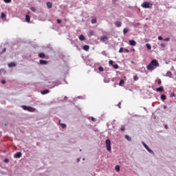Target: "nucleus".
Listing matches in <instances>:
<instances>
[{
    "label": "nucleus",
    "mask_w": 176,
    "mask_h": 176,
    "mask_svg": "<svg viewBox=\"0 0 176 176\" xmlns=\"http://www.w3.org/2000/svg\"><path fill=\"white\" fill-rule=\"evenodd\" d=\"M160 65L159 62L156 59H154L148 64L146 68L148 71H154V69H156Z\"/></svg>",
    "instance_id": "nucleus-1"
},
{
    "label": "nucleus",
    "mask_w": 176,
    "mask_h": 176,
    "mask_svg": "<svg viewBox=\"0 0 176 176\" xmlns=\"http://www.w3.org/2000/svg\"><path fill=\"white\" fill-rule=\"evenodd\" d=\"M23 109H24V111H28V112H35V111H36V109L31 106H25V105L23 106Z\"/></svg>",
    "instance_id": "nucleus-2"
},
{
    "label": "nucleus",
    "mask_w": 176,
    "mask_h": 176,
    "mask_svg": "<svg viewBox=\"0 0 176 176\" xmlns=\"http://www.w3.org/2000/svg\"><path fill=\"white\" fill-rule=\"evenodd\" d=\"M106 146H107V151H108V152H111V140L109 139L106 140Z\"/></svg>",
    "instance_id": "nucleus-3"
},
{
    "label": "nucleus",
    "mask_w": 176,
    "mask_h": 176,
    "mask_svg": "<svg viewBox=\"0 0 176 176\" xmlns=\"http://www.w3.org/2000/svg\"><path fill=\"white\" fill-rule=\"evenodd\" d=\"M142 8H144V9H149V8H151V4L146 1H144L142 4Z\"/></svg>",
    "instance_id": "nucleus-4"
},
{
    "label": "nucleus",
    "mask_w": 176,
    "mask_h": 176,
    "mask_svg": "<svg viewBox=\"0 0 176 176\" xmlns=\"http://www.w3.org/2000/svg\"><path fill=\"white\" fill-rule=\"evenodd\" d=\"M23 154L21 153V152H16L14 155V157H15L16 159H20V157H21V155Z\"/></svg>",
    "instance_id": "nucleus-5"
},
{
    "label": "nucleus",
    "mask_w": 176,
    "mask_h": 176,
    "mask_svg": "<svg viewBox=\"0 0 176 176\" xmlns=\"http://www.w3.org/2000/svg\"><path fill=\"white\" fill-rule=\"evenodd\" d=\"M8 67L9 68H12V67H16V63H14V62H11V63H8Z\"/></svg>",
    "instance_id": "nucleus-6"
},
{
    "label": "nucleus",
    "mask_w": 176,
    "mask_h": 176,
    "mask_svg": "<svg viewBox=\"0 0 176 176\" xmlns=\"http://www.w3.org/2000/svg\"><path fill=\"white\" fill-rule=\"evenodd\" d=\"M30 21H31V16H30V15H28V14H26L25 15L26 23H30Z\"/></svg>",
    "instance_id": "nucleus-7"
},
{
    "label": "nucleus",
    "mask_w": 176,
    "mask_h": 176,
    "mask_svg": "<svg viewBox=\"0 0 176 176\" xmlns=\"http://www.w3.org/2000/svg\"><path fill=\"white\" fill-rule=\"evenodd\" d=\"M100 41L102 42H106V41H108V36H104L100 37Z\"/></svg>",
    "instance_id": "nucleus-8"
},
{
    "label": "nucleus",
    "mask_w": 176,
    "mask_h": 176,
    "mask_svg": "<svg viewBox=\"0 0 176 176\" xmlns=\"http://www.w3.org/2000/svg\"><path fill=\"white\" fill-rule=\"evenodd\" d=\"M129 45H131V46H135V45H137V43L134 40H131L129 41Z\"/></svg>",
    "instance_id": "nucleus-9"
},
{
    "label": "nucleus",
    "mask_w": 176,
    "mask_h": 176,
    "mask_svg": "<svg viewBox=\"0 0 176 176\" xmlns=\"http://www.w3.org/2000/svg\"><path fill=\"white\" fill-rule=\"evenodd\" d=\"M156 91H160V92L164 91V87L163 86H161L156 89Z\"/></svg>",
    "instance_id": "nucleus-10"
},
{
    "label": "nucleus",
    "mask_w": 176,
    "mask_h": 176,
    "mask_svg": "<svg viewBox=\"0 0 176 176\" xmlns=\"http://www.w3.org/2000/svg\"><path fill=\"white\" fill-rule=\"evenodd\" d=\"M39 63L41 65H46V64H47V60H40Z\"/></svg>",
    "instance_id": "nucleus-11"
},
{
    "label": "nucleus",
    "mask_w": 176,
    "mask_h": 176,
    "mask_svg": "<svg viewBox=\"0 0 176 176\" xmlns=\"http://www.w3.org/2000/svg\"><path fill=\"white\" fill-rule=\"evenodd\" d=\"M41 93L43 95L49 94V93H50V91L49 89H45L44 91H41Z\"/></svg>",
    "instance_id": "nucleus-12"
},
{
    "label": "nucleus",
    "mask_w": 176,
    "mask_h": 176,
    "mask_svg": "<svg viewBox=\"0 0 176 176\" xmlns=\"http://www.w3.org/2000/svg\"><path fill=\"white\" fill-rule=\"evenodd\" d=\"M58 124L61 126L62 129H65L67 127V124L61 123V120H59Z\"/></svg>",
    "instance_id": "nucleus-13"
},
{
    "label": "nucleus",
    "mask_w": 176,
    "mask_h": 176,
    "mask_svg": "<svg viewBox=\"0 0 176 176\" xmlns=\"http://www.w3.org/2000/svg\"><path fill=\"white\" fill-rule=\"evenodd\" d=\"M47 8H48V9H52V8H53V3L51 2H47Z\"/></svg>",
    "instance_id": "nucleus-14"
},
{
    "label": "nucleus",
    "mask_w": 176,
    "mask_h": 176,
    "mask_svg": "<svg viewBox=\"0 0 176 176\" xmlns=\"http://www.w3.org/2000/svg\"><path fill=\"white\" fill-rule=\"evenodd\" d=\"M89 50H90V47L89 45L83 46V50H85V52H89Z\"/></svg>",
    "instance_id": "nucleus-15"
},
{
    "label": "nucleus",
    "mask_w": 176,
    "mask_h": 176,
    "mask_svg": "<svg viewBox=\"0 0 176 176\" xmlns=\"http://www.w3.org/2000/svg\"><path fill=\"white\" fill-rule=\"evenodd\" d=\"M38 57L40 58H45V57H46V55L45 54V53H39L38 54Z\"/></svg>",
    "instance_id": "nucleus-16"
},
{
    "label": "nucleus",
    "mask_w": 176,
    "mask_h": 176,
    "mask_svg": "<svg viewBox=\"0 0 176 176\" xmlns=\"http://www.w3.org/2000/svg\"><path fill=\"white\" fill-rule=\"evenodd\" d=\"M116 25L117 26V27H122V22H120V21H116Z\"/></svg>",
    "instance_id": "nucleus-17"
},
{
    "label": "nucleus",
    "mask_w": 176,
    "mask_h": 176,
    "mask_svg": "<svg viewBox=\"0 0 176 176\" xmlns=\"http://www.w3.org/2000/svg\"><path fill=\"white\" fill-rule=\"evenodd\" d=\"M166 76H168L169 78H173V73L171 72H167Z\"/></svg>",
    "instance_id": "nucleus-18"
},
{
    "label": "nucleus",
    "mask_w": 176,
    "mask_h": 176,
    "mask_svg": "<svg viewBox=\"0 0 176 176\" xmlns=\"http://www.w3.org/2000/svg\"><path fill=\"white\" fill-rule=\"evenodd\" d=\"M91 23L92 24H96V23H97V19L96 18L92 19L91 21Z\"/></svg>",
    "instance_id": "nucleus-19"
},
{
    "label": "nucleus",
    "mask_w": 176,
    "mask_h": 176,
    "mask_svg": "<svg viewBox=\"0 0 176 176\" xmlns=\"http://www.w3.org/2000/svg\"><path fill=\"white\" fill-rule=\"evenodd\" d=\"M128 32H129V29L124 28V29L123 30V34H124V35H126V34H127Z\"/></svg>",
    "instance_id": "nucleus-20"
},
{
    "label": "nucleus",
    "mask_w": 176,
    "mask_h": 176,
    "mask_svg": "<svg viewBox=\"0 0 176 176\" xmlns=\"http://www.w3.org/2000/svg\"><path fill=\"white\" fill-rule=\"evenodd\" d=\"M123 85H124V80L122 79L120 81L119 85L120 86H123Z\"/></svg>",
    "instance_id": "nucleus-21"
},
{
    "label": "nucleus",
    "mask_w": 176,
    "mask_h": 176,
    "mask_svg": "<svg viewBox=\"0 0 176 176\" xmlns=\"http://www.w3.org/2000/svg\"><path fill=\"white\" fill-rule=\"evenodd\" d=\"M79 39H80V41H85V36H83V35L81 34V35L79 36Z\"/></svg>",
    "instance_id": "nucleus-22"
},
{
    "label": "nucleus",
    "mask_w": 176,
    "mask_h": 176,
    "mask_svg": "<svg viewBox=\"0 0 176 176\" xmlns=\"http://www.w3.org/2000/svg\"><path fill=\"white\" fill-rule=\"evenodd\" d=\"M125 138H126V140H127V141H131V138L130 136H129L128 135H125Z\"/></svg>",
    "instance_id": "nucleus-23"
},
{
    "label": "nucleus",
    "mask_w": 176,
    "mask_h": 176,
    "mask_svg": "<svg viewBox=\"0 0 176 176\" xmlns=\"http://www.w3.org/2000/svg\"><path fill=\"white\" fill-rule=\"evenodd\" d=\"M166 95L162 94L161 96V100H162V101H164V100H166Z\"/></svg>",
    "instance_id": "nucleus-24"
},
{
    "label": "nucleus",
    "mask_w": 176,
    "mask_h": 176,
    "mask_svg": "<svg viewBox=\"0 0 176 176\" xmlns=\"http://www.w3.org/2000/svg\"><path fill=\"white\" fill-rule=\"evenodd\" d=\"M139 78L137 75H135L133 76V80H135V82H137V80H138Z\"/></svg>",
    "instance_id": "nucleus-25"
},
{
    "label": "nucleus",
    "mask_w": 176,
    "mask_h": 176,
    "mask_svg": "<svg viewBox=\"0 0 176 176\" xmlns=\"http://www.w3.org/2000/svg\"><path fill=\"white\" fill-rule=\"evenodd\" d=\"M116 170H117L118 172L120 171V166H119L118 165L116 166Z\"/></svg>",
    "instance_id": "nucleus-26"
},
{
    "label": "nucleus",
    "mask_w": 176,
    "mask_h": 176,
    "mask_svg": "<svg viewBox=\"0 0 176 176\" xmlns=\"http://www.w3.org/2000/svg\"><path fill=\"white\" fill-rule=\"evenodd\" d=\"M5 17H6V14H5V13L2 12L1 14V19H5Z\"/></svg>",
    "instance_id": "nucleus-27"
},
{
    "label": "nucleus",
    "mask_w": 176,
    "mask_h": 176,
    "mask_svg": "<svg viewBox=\"0 0 176 176\" xmlns=\"http://www.w3.org/2000/svg\"><path fill=\"white\" fill-rule=\"evenodd\" d=\"M146 46L148 50H151L152 49V47L148 43L146 45Z\"/></svg>",
    "instance_id": "nucleus-28"
},
{
    "label": "nucleus",
    "mask_w": 176,
    "mask_h": 176,
    "mask_svg": "<svg viewBox=\"0 0 176 176\" xmlns=\"http://www.w3.org/2000/svg\"><path fill=\"white\" fill-rule=\"evenodd\" d=\"M123 52H124V48L120 47L119 50V53H123Z\"/></svg>",
    "instance_id": "nucleus-29"
},
{
    "label": "nucleus",
    "mask_w": 176,
    "mask_h": 176,
    "mask_svg": "<svg viewBox=\"0 0 176 176\" xmlns=\"http://www.w3.org/2000/svg\"><path fill=\"white\" fill-rule=\"evenodd\" d=\"M113 67L114 69H118V68H119V65L118 64L113 65Z\"/></svg>",
    "instance_id": "nucleus-30"
},
{
    "label": "nucleus",
    "mask_w": 176,
    "mask_h": 176,
    "mask_svg": "<svg viewBox=\"0 0 176 176\" xmlns=\"http://www.w3.org/2000/svg\"><path fill=\"white\" fill-rule=\"evenodd\" d=\"M30 10H32V12H36V9L35 8V7H31Z\"/></svg>",
    "instance_id": "nucleus-31"
},
{
    "label": "nucleus",
    "mask_w": 176,
    "mask_h": 176,
    "mask_svg": "<svg viewBox=\"0 0 176 176\" xmlns=\"http://www.w3.org/2000/svg\"><path fill=\"white\" fill-rule=\"evenodd\" d=\"M98 70H99L100 72H103V71H104V67H99Z\"/></svg>",
    "instance_id": "nucleus-32"
},
{
    "label": "nucleus",
    "mask_w": 176,
    "mask_h": 176,
    "mask_svg": "<svg viewBox=\"0 0 176 176\" xmlns=\"http://www.w3.org/2000/svg\"><path fill=\"white\" fill-rule=\"evenodd\" d=\"M3 1L6 3H10L12 2V0H3Z\"/></svg>",
    "instance_id": "nucleus-33"
},
{
    "label": "nucleus",
    "mask_w": 176,
    "mask_h": 176,
    "mask_svg": "<svg viewBox=\"0 0 176 176\" xmlns=\"http://www.w3.org/2000/svg\"><path fill=\"white\" fill-rule=\"evenodd\" d=\"M109 64L110 65L113 66V60H109Z\"/></svg>",
    "instance_id": "nucleus-34"
},
{
    "label": "nucleus",
    "mask_w": 176,
    "mask_h": 176,
    "mask_svg": "<svg viewBox=\"0 0 176 176\" xmlns=\"http://www.w3.org/2000/svg\"><path fill=\"white\" fill-rule=\"evenodd\" d=\"M5 52H6V48L4 47L3 50H2V52H0V54H2V53H5Z\"/></svg>",
    "instance_id": "nucleus-35"
},
{
    "label": "nucleus",
    "mask_w": 176,
    "mask_h": 176,
    "mask_svg": "<svg viewBox=\"0 0 176 176\" xmlns=\"http://www.w3.org/2000/svg\"><path fill=\"white\" fill-rule=\"evenodd\" d=\"M118 2V0H112V3L113 5H116V3Z\"/></svg>",
    "instance_id": "nucleus-36"
},
{
    "label": "nucleus",
    "mask_w": 176,
    "mask_h": 176,
    "mask_svg": "<svg viewBox=\"0 0 176 176\" xmlns=\"http://www.w3.org/2000/svg\"><path fill=\"white\" fill-rule=\"evenodd\" d=\"M164 41H165V42H170V38H164Z\"/></svg>",
    "instance_id": "nucleus-37"
},
{
    "label": "nucleus",
    "mask_w": 176,
    "mask_h": 176,
    "mask_svg": "<svg viewBox=\"0 0 176 176\" xmlns=\"http://www.w3.org/2000/svg\"><path fill=\"white\" fill-rule=\"evenodd\" d=\"M146 151H148V152L149 153H153V151L152 150H151V148H149Z\"/></svg>",
    "instance_id": "nucleus-38"
},
{
    "label": "nucleus",
    "mask_w": 176,
    "mask_h": 176,
    "mask_svg": "<svg viewBox=\"0 0 176 176\" xmlns=\"http://www.w3.org/2000/svg\"><path fill=\"white\" fill-rule=\"evenodd\" d=\"M157 84H158V85H162V80L158 79V80H157Z\"/></svg>",
    "instance_id": "nucleus-39"
},
{
    "label": "nucleus",
    "mask_w": 176,
    "mask_h": 176,
    "mask_svg": "<svg viewBox=\"0 0 176 176\" xmlns=\"http://www.w3.org/2000/svg\"><path fill=\"white\" fill-rule=\"evenodd\" d=\"M4 163H9V159H8V158L5 159Z\"/></svg>",
    "instance_id": "nucleus-40"
},
{
    "label": "nucleus",
    "mask_w": 176,
    "mask_h": 176,
    "mask_svg": "<svg viewBox=\"0 0 176 176\" xmlns=\"http://www.w3.org/2000/svg\"><path fill=\"white\" fill-rule=\"evenodd\" d=\"M158 39L159 41H163V37H162V36H159Z\"/></svg>",
    "instance_id": "nucleus-41"
},
{
    "label": "nucleus",
    "mask_w": 176,
    "mask_h": 176,
    "mask_svg": "<svg viewBox=\"0 0 176 176\" xmlns=\"http://www.w3.org/2000/svg\"><path fill=\"white\" fill-rule=\"evenodd\" d=\"M161 47H166V45L164 43L160 44Z\"/></svg>",
    "instance_id": "nucleus-42"
},
{
    "label": "nucleus",
    "mask_w": 176,
    "mask_h": 176,
    "mask_svg": "<svg viewBox=\"0 0 176 176\" xmlns=\"http://www.w3.org/2000/svg\"><path fill=\"white\" fill-rule=\"evenodd\" d=\"M124 126H122L120 130H122V131H124Z\"/></svg>",
    "instance_id": "nucleus-43"
},
{
    "label": "nucleus",
    "mask_w": 176,
    "mask_h": 176,
    "mask_svg": "<svg viewBox=\"0 0 176 176\" xmlns=\"http://www.w3.org/2000/svg\"><path fill=\"white\" fill-rule=\"evenodd\" d=\"M142 145L144 146V148H146V146H147L148 145L146 144H145V142H142Z\"/></svg>",
    "instance_id": "nucleus-44"
},
{
    "label": "nucleus",
    "mask_w": 176,
    "mask_h": 176,
    "mask_svg": "<svg viewBox=\"0 0 176 176\" xmlns=\"http://www.w3.org/2000/svg\"><path fill=\"white\" fill-rule=\"evenodd\" d=\"M58 24H61V19H57Z\"/></svg>",
    "instance_id": "nucleus-45"
},
{
    "label": "nucleus",
    "mask_w": 176,
    "mask_h": 176,
    "mask_svg": "<svg viewBox=\"0 0 176 176\" xmlns=\"http://www.w3.org/2000/svg\"><path fill=\"white\" fill-rule=\"evenodd\" d=\"M6 83V81L5 80H1V85H5Z\"/></svg>",
    "instance_id": "nucleus-46"
},
{
    "label": "nucleus",
    "mask_w": 176,
    "mask_h": 176,
    "mask_svg": "<svg viewBox=\"0 0 176 176\" xmlns=\"http://www.w3.org/2000/svg\"><path fill=\"white\" fill-rule=\"evenodd\" d=\"M89 34H90V35H94V32H93V30H91L89 32Z\"/></svg>",
    "instance_id": "nucleus-47"
},
{
    "label": "nucleus",
    "mask_w": 176,
    "mask_h": 176,
    "mask_svg": "<svg viewBox=\"0 0 176 176\" xmlns=\"http://www.w3.org/2000/svg\"><path fill=\"white\" fill-rule=\"evenodd\" d=\"M120 105H122V102H118V108H121Z\"/></svg>",
    "instance_id": "nucleus-48"
},
{
    "label": "nucleus",
    "mask_w": 176,
    "mask_h": 176,
    "mask_svg": "<svg viewBox=\"0 0 176 176\" xmlns=\"http://www.w3.org/2000/svg\"><path fill=\"white\" fill-rule=\"evenodd\" d=\"M124 52H125L126 53H129V52H130V50L125 49V50H124Z\"/></svg>",
    "instance_id": "nucleus-49"
},
{
    "label": "nucleus",
    "mask_w": 176,
    "mask_h": 176,
    "mask_svg": "<svg viewBox=\"0 0 176 176\" xmlns=\"http://www.w3.org/2000/svg\"><path fill=\"white\" fill-rule=\"evenodd\" d=\"M91 121L92 122H96V118H94V117H91Z\"/></svg>",
    "instance_id": "nucleus-50"
},
{
    "label": "nucleus",
    "mask_w": 176,
    "mask_h": 176,
    "mask_svg": "<svg viewBox=\"0 0 176 176\" xmlns=\"http://www.w3.org/2000/svg\"><path fill=\"white\" fill-rule=\"evenodd\" d=\"M149 148V146H146L145 148L147 150Z\"/></svg>",
    "instance_id": "nucleus-51"
},
{
    "label": "nucleus",
    "mask_w": 176,
    "mask_h": 176,
    "mask_svg": "<svg viewBox=\"0 0 176 176\" xmlns=\"http://www.w3.org/2000/svg\"><path fill=\"white\" fill-rule=\"evenodd\" d=\"M165 129H168V126L167 125H165Z\"/></svg>",
    "instance_id": "nucleus-52"
},
{
    "label": "nucleus",
    "mask_w": 176,
    "mask_h": 176,
    "mask_svg": "<svg viewBox=\"0 0 176 176\" xmlns=\"http://www.w3.org/2000/svg\"><path fill=\"white\" fill-rule=\"evenodd\" d=\"M3 71V69H1V70H0V72H2Z\"/></svg>",
    "instance_id": "nucleus-53"
},
{
    "label": "nucleus",
    "mask_w": 176,
    "mask_h": 176,
    "mask_svg": "<svg viewBox=\"0 0 176 176\" xmlns=\"http://www.w3.org/2000/svg\"><path fill=\"white\" fill-rule=\"evenodd\" d=\"M172 96H174V94H173V95H172Z\"/></svg>",
    "instance_id": "nucleus-54"
},
{
    "label": "nucleus",
    "mask_w": 176,
    "mask_h": 176,
    "mask_svg": "<svg viewBox=\"0 0 176 176\" xmlns=\"http://www.w3.org/2000/svg\"><path fill=\"white\" fill-rule=\"evenodd\" d=\"M172 96H174V94H173V95H172Z\"/></svg>",
    "instance_id": "nucleus-55"
}]
</instances>
